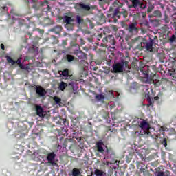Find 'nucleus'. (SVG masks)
Here are the masks:
<instances>
[{
  "mask_svg": "<svg viewBox=\"0 0 176 176\" xmlns=\"http://www.w3.org/2000/svg\"><path fill=\"white\" fill-rule=\"evenodd\" d=\"M155 39H157V36H155L154 39L150 38V42H147L146 40L144 39L142 37H138L135 38V43H137V49L139 50H144L146 49L148 52L153 53L155 52V48H153V45H155Z\"/></svg>",
  "mask_w": 176,
  "mask_h": 176,
  "instance_id": "nucleus-1",
  "label": "nucleus"
},
{
  "mask_svg": "<svg viewBox=\"0 0 176 176\" xmlns=\"http://www.w3.org/2000/svg\"><path fill=\"white\" fill-rule=\"evenodd\" d=\"M122 16L124 19H126L127 16H129V12L127 10H123L122 11H119V8L114 9L111 7L109 11L107 14V17L109 19H113V21L116 23L118 21V19H120V16Z\"/></svg>",
  "mask_w": 176,
  "mask_h": 176,
  "instance_id": "nucleus-2",
  "label": "nucleus"
},
{
  "mask_svg": "<svg viewBox=\"0 0 176 176\" xmlns=\"http://www.w3.org/2000/svg\"><path fill=\"white\" fill-rule=\"evenodd\" d=\"M140 127L142 129L140 133L142 135H145L146 137H150L153 138V140H156L157 138V135H152L151 131H149V129H151V125L146 120H142L140 124Z\"/></svg>",
  "mask_w": 176,
  "mask_h": 176,
  "instance_id": "nucleus-3",
  "label": "nucleus"
},
{
  "mask_svg": "<svg viewBox=\"0 0 176 176\" xmlns=\"http://www.w3.org/2000/svg\"><path fill=\"white\" fill-rule=\"evenodd\" d=\"M124 68H129L128 61H122L120 63H117L113 65V71L115 74L124 72Z\"/></svg>",
  "mask_w": 176,
  "mask_h": 176,
  "instance_id": "nucleus-4",
  "label": "nucleus"
},
{
  "mask_svg": "<svg viewBox=\"0 0 176 176\" xmlns=\"http://www.w3.org/2000/svg\"><path fill=\"white\" fill-rule=\"evenodd\" d=\"M100 46L102 47H108V46H111V45H115L116 43V41H115V37L112 35H108L103 38L102 40Z\"/></svg>",
  "mask_w": 176,
  "mask_h": 176,
  "instance_id": "nucleus-5",
  "label": "nucleus"
},
{
  "mask_svg": "<svg viewBox=\"0 0 176 176\" xmlns=\"http://www.w3.org/2000/svg\"><path fill=\"white\" fill-rule=\"evenodd\" d=\"M130 8H134L135 9H146V4L144 3L142 0H131V5Z\"/></svg>",
  "mask_w": 176,
  "mask_h": 176,
  "instance_id": "nucleus-6",
  "label": "nucleus"
},
{
  "mask_svg": "<svg viewBox=\"0 0 176 176\" xmlns=\"http://www.w3.org/2000/svg\"><path fill=\"white\" fill-rule=\"evenodd\" d=\"M56 153L54 152L49 153L46 157V160H47L50 166H57V163L56 162Z\"/></svg>",
  "mask_w": 176,
  "mask_h": 176,
  "instance_id": "nucleus-7",
  "label": "nucleus"
},
{
  "mask_svg": "<svg viewBox=\"0 0 176 176\" xmlns=\"http://www.w3.org/2000/svg\"><path fill=\"white\" fill-rule=\"evenodd\" d=\"M159 78H160V76L158 74L151 73L150 75V80L153 82V85H155L157 87L161 85Z\"/></svg>",
  "mask_w": 176,
  "mask_h": 176,
  "instance_id": "nucleus-8",
  "label": "nucleus"
},
{
  "mask_svg": "<svg viewBox=\"0 0 176 176\" xmlns=\"http://www.w3.org/2000/svg\"><path fill=\"white\" fill-rule=\"evenodd\" d=\"M35 90L38 97H45L46 96V90L42 86H36Z\"/></svg>",
  "mask_w": 176,
  "mask_h": 176,
  "instance_id": "nucleus-9",
  "label": "nucleus"
},
{
  "mask_svg": "<svg viewBox=\"0 0 176 176\" xmlns=\"http://www.w3.org/2000/svg\"><path fill=\"white\" fill-rule=\"evenodd\" d=\"M6 58L8 63L11 64V65H14V64L20 65V64H21V57H19L16 60H13V58L9 56H6Z\"/></svg>",
  "mask_w": 176,
  "mask_h": 176,
  "instance_id": "nucleus-10",
  "label": "nucleus"
},
{
  "mask_svg": "<svg viewBox=\"0 0 176 176\" xmlns=\"http://www.w3.org/2000/svg\"><path fill=\"white\" fill-rule=\"evenodd\" d=\"M59 74L65 78H69V79L74 80V76L69 74V69H65L63 71H59Z\"/></svg>",
  "mask_w": 176,
  "mask_h": 176,
  "instance_id": "nucleus-11",
  "label": "nucleus"
},
{
  "mask_svg": "<svg viewBox=\"0 0 176 176\" xmlns=\"http://www.w3.org/2000/svg\"><path fill=\"white\" fill-rule=\"evenodd\" d=\"M62 19H63L64 23H65L66 26L69 25V24H71V23H74V21H75V20L74 19H72V17H71L68 15V13L65 14Z\"/></svg>",
  "mask_w": 176,
  "mask_h": 176,
  "instance_id": "nucleus-12",
  "label": "nucleus"
},
{
  "mask_svg": "<svg viewBox=\"0 0 176 176\" xmlns=\"http://www.w3.org/2000/svg\"><path fill=\"white\" fill-rule=\"evenodd\" d=\"M74 54L76 56V57H78L80 60H86V58H87V54L81 50L75 51Z\"/></svg>",
  "mask_w": 176,
  "mask_h": 176,
  "instance_id": "nucleus-13",
  "label": "nucleus"
},
{
  "mask_svg": "<svg viewBox=\"0 0 176 176\" xmlns=\"http://www.w3.org/2000/svg\"><path fill=\"white\" fill-rule=\"evenodd\" d=\"M138 24L134 23H131L128 28V31L131 34H133L134 32L137 34L138 32V28H137Z\"/></svg>",
  "mask_w": 176,
  "mask_h": 176,
  "instance_id": "nucleus-14",
  "label": "nucleus"
},
{
  "mask_svg": "<svg viewBox=\"0 0 176 176\" xmlns=\"http://www.w3.org/2000/svg\"><path fill=\"white\" fill-rule=\"evenodd\" d=\"M104 142L102 140H99L96 142V149L99 153H104Z\"/></svg>",
  "mask_w": 176,
  "mask_h": 176,
  "instance_id": "nucleus-15",
  "label": "nucleus"
},
{
  "mask_svg": "<svg viewBox=\"0 0 176 176\" xmlns=\"http://www.w3.org/2000/svg\"><path fill=\"white\" fill-rule=\"evenodd\" d=\"M50 32H54L56 35L61 33L63 31V27L61 25H56L51 29L49 30Z\"/></svg>",
  "mask_w": 176,
  "mask_h": 176,
  "instance_id": "nucleus-16",
  "label": "nucleus"
},
{
  "mask_svg": "<svg viewBox=\"0 0 176 176\" xmlns=\"http://www.w3.org/2000/svg\"><path fill=\"white\" fill-rule=\"evenodd\" d=\"M155 176H171V172L169 170H157L155 173Z\"/></svg>",
  "mask_w": 176,
  "mask_h": 176,
  "instance_id": "nucleus-17",
  "label": "nucleus"
},
{
  "mask_svg": "<svg viewBox=\"0 0 176 176\" xmlns=\"http://www.w3.org/2000/svg\"><path fill=\"white\" fill-rule=\"evenodd\" d=\"M49 41V43H52V45H56V43H58V39L57 37L54 36H52L49 38H45V42Z\"/></svg>",
  "mask_w": 176,
  "mask_h": 176,
  "instance_id": "nucleus-18",
  "label": "nucleus"
},
{
  "mask_svg": "<svg viewBox=\"0 0 176 176\" xmlns=\"http://www.w3.org/2000/svg\"><path fill=\"white\" fill-rule=\"evenodd\" d=\"M107 150V154L109 156V157L110 158H113L115 157V151H113V149H112V148L111 147H106Z\"/></svg>",
  "mask_w": 176,
  "mask_h": 176,
  "instance_id": "nucleus-19",
  "label": "nucleus"
},
{
  "mask_svg": "<svg viewBox=\"0 0 176 176\" xmlns=\"http://www.w3.org/2000/svg\"><path fill=\"white\" fill-rule=\"evenodd\" d=\"M36 112L38 116H40V118H43V109L41 106H36Z\"/></svg>",
  "mask_w": 176,
  "mask_h": 176,
  "instance_id": "nucleus-20",
  "label": "nucleus"
},
{
  "mask_svg": "<svg viewBox=\"0 0 176 176\" xmlns=\"http://www.w3.org/2000/svg\"><path fill=\"white\" fill-rule=\"evenodd\" d=\"M78 8H80V9L82 10H85V12H89V10H90V6L86 5L83 3H79Z\"/></svg>",
  "mask_w": 176,
  "mask_h": 176,
  "instance_id": "nucleus-21",
  "label": "nucleus"
},
{
  "mask_svg": "<svg viewBox=\"0 0 176 176\" xmlns=\"http://www.w3.org/2000/svg\"><path fill=\"white\" fill-rule=\"evenodd\" d=\"M67 63H72V61H75V56L71 54H67L64 58Z\"/></svg>",
  "mask_w": 176,
  "mask_h": 176,
  "instance_id": "nucleus-22",
  "label": "nucleus"
},
{
  "mask_svg": "<svg viewBox=\"0 0 176 176\" xmlns=\"http://www.w3.org/2000/svg\"><path fill=\"white\" fill-rule=\"evenodd\" d=\"M157 58L160 60V63H164V58H166V55L164 53H157Z\"/></svg>",
  "mask_w": 176,
  "mask_h": 176,
  "instance_id": "nucleus-23",
  "label": "nucleus"
},
{
  "mask_svg": "<svg viewBox=\"0 0 176 176\" xmlns=\"http://www.w3.org/2000/svg\"><path fill=\"white\" fill-rule=\"evenodd\" d=\"M68 86V84L66 82H64V81H61L59 84V90H61L62 91H64L65 90V88Z\"/></svg>",
  "mask_w": 176,
  "mask_h": 176,
  "instance_id": "nucleus-24",
  "label": "nucleus"
},
{
  "mask_svg": "<svg viewBox=\"0 0 176 176\" xmlns=\"http://www.w3.org/2000/svg\"><path fill=\"white\" fill-rule=\"evenodd\" d=\"M80 174H82V173H80V169L74 168L72 170V175H73V176H79V175H80Z\"/></svg>",
  "mask_w": 176,
  "mask_h": 176,
  "instance_id": "nucleus-25",
  "label": "nucleus"
},
{
  "mask_svg": "<svg viewBox=\"0 0 176 176\" xmlns=\"http://www.w3.org/2000/svg\"><path fill=\"white\" fill-rule=\"evenodd\" d=\"M140 25H142V27H146V28L147 30H149V22L146 20H144L140 23Z\"/></svg>",
  "mask_w": 176,
  "mask_h": 176,
  "instance_id": "nucleus-26",
  "label": "nucleus"
},
{
  "mask_svg": "<svg viewBox=\"0 0 176 176\" xmlns=\"http://www.w3.org/2000/svg\"><path fill=\"white\" fill-rule=\"evenodd\" d=\"M153 16H154V17H162V12H160V10H155L153 12Z\"/></svg>",
  "mask_w": 176,
  "mask_h": 176,
  "instance_id": "nucleus-27",
  "label": "nucleus"
},
{
  "mask_svg": "<svg viewBox=\"0 0 176 176\" xmlns=\"http://www.w3.org/2000/svg\"><path fill=\"white\" fill-rule=\"evenodd\" d=\"M56 124H60L63 126V124H65V123H67V119L59 118V120L56 121Z\"/></svg>",
  "mask_w": 176,
  "mask_h": 176,
  "instance_id": "nucleus-28",
  "label": "nucleus"
},
{
  "mask_svg": "<svg viewBox=\"0 0 176 176\" xmlns=\"http://www.w3.org/2000/svg\"><path fill=\"white\" fill-rule=\"evenodd\" d=\"M94 174L96 176H102V175H104V171L99 170V169H96L94 171Z\"/></svg>",
  "mask_w": 176,
  "mask_h": 176,
  "instance_id": "nucleus-29",
  "label": "nucleus"
},
{
  "mask_svg": "<svg viewBox=\"0 0 176 176\" xmlns=\"http://www.w3.org/2000/svg\"><path fill=\"white\" fill-rule=\"evenodd\" d=\"M76 21H77L78 24H83L85 21L83 20V19L82 18L81 16L77 15L76 16Z\"/></svg>",
  "mask_w": 176,
  "mask_h": 176,
  "instance_id": "nucleus-30",
  "label": "nucleus"
},
{
  "mask_svg": "<svg viewBox=\"0 0 176 176\" xmlns=\"http://www.w3.org/2000/svg\"><path fill=\"white\" fill-rule=\"evenodd\" d=\"M96 98L98 101H102L105 98V96L102 94H99L96 96Z\"/></svg>",
  "mask_w": 176,
  "mask_h": 176,
  "instance_id": "nucleus-31",
  "label": "nucleus"
},
{
  "mask_svg": "<svg viewBox=\"0 0 176 176\" xmlns=\"http://www.w3.org/2000/svg\"><path fill=\"white\" fill-rule=\"evenodd\" d=\"M54 100L55 101L56 104H60L61 102V98L57 96L54 97Z\"/></svg>",
  "mask_w": 176,
  "mask_h": 176,
  "instance_id": "nucleus-32",
  "label": "nucleus"
},
{
  "mask_svg": "<svg viewBox=\"0 0 176 176\" xmlns=\"http://www.w3.org/2000/svg\"><path fill=\"white\" fill-rule=\"evenodd\" d=\"M170 42H176V34L172 35V36L169 39Z\"/></svg>",
  "mask_w": 176,
  "mask_h": 176,
  "instance_id": "nucleus-33",
  "label": "nucleus"
},
{
  "mask_svg": "<svg viewBox=\"0 0 176 176\" xmlns=\"http://www.w3.org/2000/svg\"><path fill=\"white\" fill-rule=\"evenodd\" d=\"M155 9V7L153 6H149L148 9H147V13L149 14Z\"/></svg>",
  "mask_w": 176,
  "mask_h": 176,
  "instance_id": "nucleus-34",
  "label": "nucleus"
},
{
  "mask_svg": "<svg viewBox=\"0 0 176 176\" xmlns=\"http://www.w3.org/2000/svg\"><path fill=\"white\" fill-rule=\"evenodd\" d=\"M72 122L74 126H76V124H78V122H79V118H74L73 120H72Z\"/></svg>",
  "mask_w": 176,
  "mask_h": 176,
  "instance_id": "nucleus-35",
  "label": "nucleus"
},
{
  "mask_svg": "<svg viewBox=\"0 0 176 176\" xmlns=\"http://www.w3.org/2000/svg\"><path fill=\"white\" fill-rule=\"evenodd\" d=\"M88 23H89V28L91 30H93V28H94L95 25L94 23H93V21H91V20H89Z\"/></svg>",
  "mask_w": 176,
  "mask_h": 176,
  "instance_id": "nucleus-36",
  "label": "nucleus"
},
{
  "mask_svg": "<svg viewBox=\"0 0 176 176\" xmlns=\"http://www.w3.org/2000/svg\"><path fill=\"white\" fill-rule=\"evenodd\" d=\"M19 68H21V69H25L26 71H28V67H25L22 63L18 65Z\"/></svg>",
  "mask_w": 176,
  "mask_h": 176,
  "instance_id": "nucleus-37",
  "label": "nucleus"
},
{
  "mask_svg": "<svg viewBox=\"0 0 176 176\" xmlns=\"http://www.w3.org/2000/svg\"><path fill=\"white\" fill-rule=\"evenodd\" d=\"M32 46L33 47H36V46H38V40H35L34 41H32Z\"/></svg>",
  "mask_w": 176,
  "mask_h": 176,
  "instance_id": "nucleus-38",
  "label": "nucleus"
},
{
  "mask_svg": "<svg viewBox=\"0 0 176 176\" xmlns=\"http://www.w3.org/2000/svg\"><path fill=\"white\" fill-rule=\"evenodd\" d=\"M162 144L165 148L167 147V139L166 138L163 139Z\"/></svg>",
  "mask_w": 176,
  "mask_h": 176,
  "instance_id": "nucleus-39",
  "label": "nucleus"
},
{
  "mask_svg": "<svg viewBox=\"0 0 176 176\" xmlns=\"http://www.w3.org/2000/svg\"><path fill=\"white\" fill-rule=\"evenodd\" d=\"M104 119H106V120H108L109 119V113H105L104 115L103 116Z\"/></svg>",
  "mask_w": 176,
  "mask_h": 176,
  "instance_id": "nucleus-40",
  "label": "nucleus"
},
{
  "mask_svg": "<svg viewBox=\"0 0 176 176\" xmlns=\"http://www.w3.org/2000/svg\"><path fill=\"white\" fill-rule=\"evenodd\" d=\"M68 45V42L67 41V40H63L62 41V45L63 46H67Z\"/></svg>",
  "mask_w": 176,
  "mask_h": 176,
  "instance_id": "nucleus-41",
  "label": "nucleus"
},
{
  "mask_svg": "<svg viewBox=\"0 0 176 176\" xmlns=\"http://www.w3.org/2000/svg\"><path fill=\"white\" fill-rule=\"evenodd\" d=\"M85 43H86L85 40L82 38H80V45H85Z\"/></svg>",
  "mask_w": 176,
  "mask_h": 176,
  "instance_id": "nucleus-42",
  "label": "nucleus"
},
{
  "mask_svg": "<svg viewBox=\"0 0 176 176\" xmlns=\"http://www.w3.org/2000/svg\"><path fill=\"white\" fill-rule=\"evenodd\" d=\"M111 0H100V2H102V3H109V1Z\"/></svg>",
  "mask_w": 176,
  "mask_h": 176,
  "instance_id": "nucleus-43",
  "label": "nucleus"
},
{
  "mask_svg": "<svg viewBox=\"0 0 176 176\" xmlns=\"http://www.w3.org/2000/svg\"><path fill=\"white\" fill-rule=\"evenodd\" d=\"M101 38H102V34H100L98 36V41H101Z\"/></svg>",
  "mask_w": 176,
  "mask_h": 176,
  "instance_id": "nucleus-44",
  "label": "nucleus"
},
{
  "mask_svg": "<svg viewBox=\"0 0 176 176\" xmlns=\"http://www.w3.org/2000/svg\"><path fill=\"white\" fill-rule=\"evenodd\" d=\"M26 34L30 36L29 39H32V38H31V36H32V33L27 32Z\"/></svg>",
  "mask_w": 176,
  "mask_h": 176,
  "instance_id": "nucleus-45",
  "label": "nucleus"
},
{
  "mask_svg": "<svg viewBox=\"0 0 176 176\" xmlns=\"http://www.w3.org/2000/svg\"><path fill=\"white\" fill-rule=\"evenodd\" d=\"M87 40L88 42H89L90 43H91V42H93V38H87Z\"/></svg>",
  "mask_w": 176,
  "mask_h": 176,
  "instance_id": "nucleus-46",
  "label": "nucleus"
},
{
  "mask_svg": "<svg viewBox=\"0 0 176 176\" xmlns=\"http://www.w3.org/2000/svg\"><path fill=\"white\" fill-rule=\"evenodd\" d=\"M38 32L40 34H43L45 32V30H42V29H38Z\"/></svg>",
  "mask_w": 176,
  "mask_h": 176,
  "instance_id": "nucleus-47",
  "label": "nucleus"
},
{
  "mask_svg": "<svg viewBox=\"0 0 176 176\" xmlns=\"http://www.w3.org/2000/svg\"><path fill=\"white\" fill-rule=\"evenodd\" d=\"M141 32L143 33V34H145V32H146V30L144 29V28H142L141 29Z\"/></svg>",
  "mask_w": 176,
  "mask_h": 176,
  "instance_id": "nucleus-48",
  "label": "nucleus"
},
{
  "mask_svg": "<svg viewBox=\"0 0 176 176\" xmlns=\"http://www.w3.org/2000/svg\"><path fill=\"white\" fill-rule=\"evenodd\" d=\"M1 49L3 50H5V45H3V44H1Z\"/></svg>",
  "mask_w": 176,
  "mask_h": 176,
  "instance_id": "nucleus-49",
  "label": "nucleus"
},
{
  "mask_svg": "<svg viewBox=\"0 0 176 176\" xmlns=\"http://www.w3.org/2000/svg\"><path fill=\"white\" fill-rule=\"evenodd\" d=\"M1 8L3 9V10H8V7L7 6L1 7Z\"/></svg>",
  "mask_w": 176,
  "mask_h": 176,
  "instance_id": "nucleus-50",
  "label": "nucleus"
},
{
  "mask_svg": "<svg viewBox=\"0 0 176 176\" xmlns=\"http://www.w3.org/2000/svg\"><path fill=\"white\" fill-rule=\"evenodd\" d=\"M83 50H85L86 52H89V48H87V47H84Z\"/></svg>",
  "mask_w": 176,
  "mask_h": 176,
  "instance_id": "nucleus-51",
  "label": "nucleus"
},
{
  "mask_svg": "<svg viewBox=\"0 0 176 176\" xmlns=\"http://www.w3.org/2000/svg\"><path fill=\"white\" fill-rule=\"evenodd\" d=\"M28 60H30L29 58H28V57H25V58H24V61H28Z\"/></svg>",
  "mask_w": 176,
  "mask_h": 176,
  "instance_id": "nucleus-52",
  "label": "nucleus"
},
{
  "mask_svg": "<svg viewBox=\"0 0 176 176\" xmlns=\"http://www.w3.org/2000/svg\"><path fill=\"white\" fill-rule=\"evenodd\" d=\"M144 89H146V90H149V87H148V86H144Z\"/></svg>",
  "mask_w": 176,
  "mask_h": 176,
  "instance_id": "nucleus-53",
  "label": "nucleus"
},
{
  "mask_svg": "<svg viewBox=\"0 0 176 176\" xmlns=\"http://www.w3.org/2000/svg\"><path fill=\"white\" fill-rule=\"evenodd\" d=\"M27 42H28V38H25L24 43H27Z\"/></svg>",
  "mask_w": 176,
  "mask_h": 176,
  "instance_id": "nucleus-54",
  "label": "nucleus"
},
{
  "mask_svg": "<svg viewBox=\"0 0 176 176\" xmlns=\"http://www.w3.org/2000/svg\"><path fill=\"white\" fill-rule=\"evenodd\" d=\"M165 21L166 23H168V21H167V15H165Z\"/></svg>",
  "mask_w": 176,
  "mask_h": 176,
  "instance_id": "nucleus-55",
  "label": "nucleus"
},
{
  "mask_svg": "<svg viewBox=\"0 0 176 176\" xmlns=\"http://www.w3.org/2000/svg\"><path fill=\"white\" fill-rule=\"evenodd\" d=\"M110 108H111V109H112L113 108H115V104L111 105V106H110Z\"/></svg>",
  "mask_w": 176,
  "mask_h": 176,
  "instance_id": "nucleus-56",
  "label": "nucleus"
},
{
  "mask_svg": "<svg viewBox=\"0 0 176 176\" xmlns=\"http://www.w3.org/2000/svg\"><path fill=\"white\" fill-rule=\"evenodd\" d=\"M118 5V3H116V2H115V3H113V6H116Z\"/></svg>",
  "mask_w": 176,
  "mask_h": 176,
  "instance_id": "nucleus-57",
  "label": "nucleus"
},
{
  "mask_svg": "<svg viewBox=\"0 0 176 176\" xmlns=\"http://www.w3.org/2000/svg\"><path fill=\"white\" fill-rule=\"evenodd\" d=\"M73 46H76V47H79V45H78V44H74V45H73Z\"/></svg>",
  "mask_w": 176,
  "mask_h": 176,
  "instance_id": "nucleus-58",
  "label": "nucleus"
},
{
  "mask_svg": "<svg viewBox=\"0 0 176 176\" xmlns=\"http://www.w3.org/2000/svg\"><path fill=\"white\" fill-rule=\"evenodd\" d=\"M19 25H23V23H21V21H19Z\"/></svg>",
  "mask_w": 176,
  "mask_h": 176,
  "instance_id": "nucleus-59",
  "label": "nucleus"
},
{
  "mask_svg": "<svg viewBox=\"0 0 176 176\" xmlns=\"http://www.w3.org/2000/svg\"><path fill=\"white\" fill-rule=\"evenodd\" d=\"M145 97H147V98H150L149 94H146V95H145Z\"/></svg>",
  "mask_w": 176,
  "mask_h": 176,
  "instance_id": "nucleus-60",
  "label": "nucleus"
},
{
  "mask_svg": "<svg viewBox=\"0 0 176 176\" xmlns=\"http://www.w3.org/2000/svg\"><path fill=\"white\" fill-rule=\"evenodd\" d=\"M141 171H145V169L144 168H141Z\"/></svg>",
  "mask_w": 176,
  "mask_h": 176,
  "instance_id": "nucleus-61",
  "label": "nucleus"
},
{
  "mask_svg": "<svg viewBox=\"0 0 176 176\" xmlns=\"http://www.w3.org/2000/svg\"><path fill=\"white\" fill-rule=\"evenodd\" d=\"M147 76H149V73L146 74Z\"/></svg>",
  "mask_w": 176,
  "mask_h": 176,
  "instance_id": "nucleus-62",
  "label": "nucleus"
},
{
  "mask_svg": "<svg viewBox=\"0 0 176 176\" xmlns=\"http://www.w3.org/2000/svg\"><path fill=\"white\" fill-rule=\"evenodd\" d=\"M94 71H97V68H95V69H94Z\"/></svg>",
  "mask_w": 176,
  "mask_h": 176,
  "instance_id": "nucleus-63",
  "label": "nucleus"
},
{
  "mask_svg": "<svg viewBox=\"0 0 176 176\" xmlns=\"http://www.w3.org/2000/svg\"><path fill=\"white\" fill-rule=\"evenodd\" d=\"M170 76H174L173 75V74H170Z\"/></svg>",
  "mask_w": 176,
  "mask_h": 176,
  "instance_id": "nucleus-64",
  "label": "nucleus"
}]
</instances>
